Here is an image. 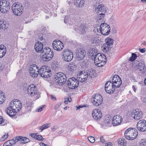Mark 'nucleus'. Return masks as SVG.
Listing matches in <instances>:
<instances>
[{
	"instance_id": "obj_1",
	"label": "nucleus",
	"mask_w": 146,
	"mask_h": 146,
	"mask_svg": "<svg viewBox=\"0 0 146 146\" xmlns=\"http://www.w3.org/2000/svg\"><path fill=\"white\" fill-rule=\"evenodd\" d=\"M22 107V104L21 102L18 100H14L11 102L9 106L6 110L7 113L10 117L14 116L16 113L20 111Z\"/></svg>"
},
{
	"instance_id": "obj_2",
	"label": "nucleus",
	"mask_w": 146,
	"mask_h": 146,
	"mask_svg": "<svg viewBox=\"0 0 146 146\" xmlns=\"http://www.w3.org/2000/svg\"><path fill=\"white\" fill-rule=\"evenodd\" d=\"M54 53L53 51L49 47L44 48L41 53V56L44 61H48L53 57Z\"/></svg>"
},
{
	"instance_id": "obj_3",
	"label": "nucleus",
	"mask_w": 146,
	"mask_h": 146,
	"mask_svg": "<svg viewBox=\"0 0 146 146\" xmlns=\"http://www.w3.org/2000/svg\"><path fill=\"white\" fill-rule=\"evenodd\" d=\"M94 61L95 65L99 67H102L105 64L106 57L104 54L101 53H97L94 56Z\"/></svg>"
},
{
	"instance_id": "obj_4",
	"label": "nucleus",
	"mask_w": 146,
	"mask_h": 146,
	"mask_svg": "<svg viewBox=\"0 0 146 146\" xmlns=\"http://www.w3.org/2000/svg\"><path fill=\"white\" fill-rule=\"evenodd\" d=\"M54 79L56 84L60 86L64 84L66 81V75L62 72H59L55 74Z\"/></svg>"
},
{
	"instance_id": "obj_5",
	"label": "nucleus",
	"mask_w": 146,
	"mask_h": 146,
	"mask_svg": "<svg viewBox=\"0 0 146 146\" xmlns=\"http://www.w3.org/2000/svg\"><path fill=\"white\" fill-rule=\"evenodd\" d=\"M62 59L65 62L70 61L73 58L72 52L68 49H65L63 51L62 54Z\"/></svg>"
},
{
	"instance_id": "obj_6",
	"label": "nucleus",
	"mask_w": 146,
	"mask_h": 146,
	"mask_svg": "<svg viewBox=\"0 0 146 146\" xmlns=\"http://www.w3.org/2000/svg\"><path fill=\"white\" fill-rule=\"evenodd\" d=\"M12 10L14 15L20 16L22 13L23 7L20 4L15 3L12 5Z\"/></svg>"
},
{
	"instance_id": "obj_7",
	"label": "nucleus",
	"mask_w": 146,
	"mask_h": 146,
	"mask_svg": "<svg viewBox=\"0 0 146 146\" xmlns=\"http://www.w3.org/2000/svg\"><path fill=\"white\" fill-rule=\"evenodd\" d=\"M51 70L49 67L47 66H43L40 69L39 71L40 75L42 77L48 78L50 76Z\"/></svg>"
},
{
	"instance_id": "obj_8",
	"label": "nucleus",
	"mask_w": 146,
	"mask_h": 146,
	"mask_svg": "<svg viewBox=\"0 0 146 146\" xmlns=\"http://www.w3.org/2000/svg\"><path fill=\"white\" fill-rule=\"evenodd\" d=\"M40 69L37 65L35 64L31 65L29 68V72L30 76L33 78L37 77L39 74Z\"/></svg>"
},
{
	"instance_id": "obj_9",
	"label": "nucleus",
	"mask_w": 146,
	"mask_h": 146,
	"mask_svg": "<svg viewBox=\"0 0 146 146\" xmlns=\"http://www.w3.org/2000/svg\"><path fill=\"white\" fill-rule=\"evenodd\" d=\"M99 29L102 34L104 35H108L110 32V26L105 23L101 24Z\"/></svg>"
},
{
	"instance_id": "obj_10",
	"label": "nucleus",
	"mask_w": 146,
	"mask_h": 146,
	"mask_svg": "<svg viewBox=\"0 0 146 146\" xmlns=\"http://www.w3.org/2000/svg\"><path fill=\"white\" fill-rule=\"evenodd\" d=\"M95 11L98 16L100 17H103L106 10L104 5L101 4L98 5L96 8Z\"/></svg>"
},
{
	"instance_id": "obj_11",
	"label": "nucleus",
	"mask_w": 146,
	"mask_h": 146,
	"mask_svg": "<svg viewBox=\"0 0 146 146\" xmlns=\"http://www.w3.org/2000/svg\"><path fill=\"white\" fill-rule=\"evenodd\" d=\"M86 74H83L82 72H81L80 74V76H84V78H83V81H86L88 80H89L90 79L92 78L93 76H94L95 72L93 70L91 69H89L88 70H86L85 72Z\"/></svg>"
},
{
	"instance_id": "obj_12",
	"label": "nucleus",
	"mask_w": 146,
	"mask_h": 146,
	"mask_svg": "<svg viewBox=\"0 0 146 146\" xmlns=\"http://www.w3.org/2000/svg\"><path fill=\"white\" fill-rule=\"evenodd\" d=\"M66 82V84L70 88L74 89L78 86L79 82L76 79L74 78L69 79Z\"/></svg>"
},
{
	"instance_id": "obj_13",
	"label": "nucleus",
	"mask_w": 146,
	"mask_h": 146,
	"mask_svg": "<svg viewBox=\"0 0 146 146\" xmlns=\"http://www.w3.org/2000/svg\"><path fill=\"white\" fill-rule=\"evenodd\" d=\"M52 46L54 49L58 51L61 50L64 47L63 43L58 40H54Z\"/></svg>"
},
{
	"instance_id": "obj_14",
	"label": "nucleus",
	"mask_w": 146,
	"mask_h": 146,
	"mask_svg": "<svg viewBox=\"0 0 146 146\" xmlns=\"http://www.w3.org/2000/svg\"><path fill=\"white\" fill-rule=\"evenodd\" d=\"M92 97V102L94 105L98 106L101 104L103 101L102 98L100 95L95 94Z\"/></svg>"
},
{
	"instance_id": "obj_15",
	"label": "nucleus",
	"mask_w": 146,
	"mask_h": 146,
	"mask_svg": "<svg viewBox=\"0 0 146 146\" xmlns=\"http://www.w3.org/2000/svg\"><path fill=\"white\" fill-rule=\"evenodd\" d=\"M115 87L111 81H107L105 85V90L107 93L109 94L113 93L114 92Z\"/></svg>"
},
{
	"instance_id": "obj_16",
	"label": "nucleus",
	"mask_w": 146,
	"mask_h": 146,
	"mask_svg": "<svg viewBox=\"0 0 146 146\" xmlns=\"http://www.w3.org/2000/svg\"><path fill=\"white\" fill-rule=\"evenodd\" d=\"M111 82L114 85V87L119 88L120 87L122 84V81L118 75H115L112 78Z\"/></svg>"
},
{
	"instance_id": "obj_17",
	"label": "nucleus",
	"mask_w": 146,
	"mask_h": 146,
	"mask_svg": "<svg viewBox=\"0 0 146 146\" xmlns=\"http://www.w3.org/2000/svg\"><path fill=\"white\" fill-rule=\"evenodd\" d=\"M137 127L138 130L141 131H146V121L142 119L138 122L137 124Z\"/></svg>"
},
{
	"instance_id": "obj_18",
	"label": "nucleus",
	"mask_w": 146,
	"mask_h": 146,
	"mask_svg": "<svg viewBox=\"0 0 146 146\" xmlns=\"http://www.w3.org/2000/svg\"><path fill=\"white\" fill-rule=\"evenodd\" d=\"M131 115L136 120L140 119L143 116L142 112L138 109H136L135 110L132 111Z\"/></svg>"
},
{
	"instance_id": "obj_19",
	"label": "nucleus",
	"mask_w": 146,
	"mask_h": 146,
	"mask_svg": "<svg viewBox=\"0 0 146 146\" xmlns=\"http://www.w3.org/2000/svg\"><path fill=\"white\" fill-rule=\"evenodd\" d=\"M132 64L133 66L136 67L140 71L144 70L145 67L144 62L141 61L139 62L137 60H136L133 62Z\"/></svg>"
},
{
	"instance_id": "obj_20",
	"label": "nucleus",
	"mask_w": 146,
	"mask_h": 146,
	"mask_svg": "<svg viewBox=\"0 0 146 146\" xmlns=\"http://www.w3.org/2000/svg\"><path fill=\"white\" fill-rule=\"evenodd\" d=\"M27 92L29 95L31 96L35 95L37 93L36 87L33 84L30 85L28 87Z\"/></svg>"
},
{
	"instance_id": "obj_21",
	"label": "nucleus",
	"mask_w": 146,
	"mask_h": 146,
	"mask_svg": "<svg viewBox=\"0 0 146 146\" xmlns=\"http://www.w3.org/2000/svg\"><path fill=\"white\" fill-rule=\"evenodd\" d=\"M112 119V123L114 126L119 125L122 120L121 116L118 115L114 116Z\"/></svg>"
},
{
	"instance_id": "obj_22",
	"label": "nucleus",
	"mask_w": 146,
	"mask_h": 146,
	"mask_svg": "<svg viewBox=\"0 0 146 146\" xmlns=\"http://www.w3.org/2000/svg\"><path fill=\"white\" fill-rule=\"evenodd\" d=\"M93 118L96 120L99 119L102 116V114L100 111L98 109L94 110L92 113Z\"/></svg>"
},
{
	"instance_id": "obj_23",
	"label": "nucleus",
	"mask_w": 146,
	"mask_h": 146,
	"mask_svg": "<svg viewBox=\"0 0 146 146\" xmlns=\"http://www.w3.org/2000/svg\"><path fill=\"white\" fill-rule=\"evenodd\" d=\"M85 55V52L82 49H78L76 53L77 58L78 60H81L84 58Z\"/></svg>"
},
{
	"instance_id": "obj_24",
	"label": "nucleus",
	"mask_w": 146,
	"mask_h": 146,
	"mask_svg": "<svg viewBox=\"0 0 146 146\" xmlns=\"http://www.w3.org/2000/svg\"><path fill=\"white\" fill-rule=\"evenodd\" d=\"M43 44L41 42H38L35 44V48L36 51L37 52H41L43 49Z\"/></svg>"
},
{
	"instance_id": "obj_25",
	"label": "nucleus",
	"mask_w": 146,
	"mask_h": 146,
	"mask_svg": "<svg viewBox=\"0 0 146 146\" xmlns=\"http://www.w3.org/2000/svg\"><path fill=\"white\" fill-rule=\"evenodd\" d=\"M75 29L76 31H79V32H80L81 33L84 34L85 33L86 27L85 25L81 24L79 27L76 26Z\"/></svg>"
},
{
	"instance_id": "obj_26",
	"label": "nucleus",
	"mask_w": 146,
	"mask_h": 146,
	"mask_svg": "<svg viewBox=\"0 0 146 146\" xmlns=\"http://www.w3.org/2000/svg\"><path fill=\"white\" fill-rule=\"evenodd\" d=\"M131 139L133 140L135 139L137 137L138 135V133L137 130L135 128H132L131 131H130V134Z\"/></svg>"
},
{
	"instance_id": "obj_27",
	"label": "nucleus",
	"mask_w": 146,
	"mask_h": 146,
	"mask_svg": "<svg viewBox=\"0 0 146 146\" xmlns=\"http://www.w3.org/2000/svg\"><path fill=\"white\" fill-rule=\"evenodd\" d=\"M90 41L92 43L98 44L100 42V40L99 37L95 36H91Z\"/></svg>"
},
{
	"instance_id": "obj_28",
	"label": "nucleus",
	"mask_w": 146,
	"mask_h": 146,
	"mask_svg": "<svg viewBox=\"0 0 146 146\" xmlns=\"http://www.w3.org/2000/svg\"><path fill=\"white\" fill-rule=\"evenodd\" d=\"M111 47L107 45V44L104 43L103 44V46H102V49L104 52L108 53L109 50H110Z\"/></svg>"
},
{
	"instance_id": "obj_29",
	"label": "nucleus",
	"mask_w": 146,
	"mask_h": 146,
	"mask_svg": "<svg viewBox=\"0 0 146 146\" xmlns=\"http://www.w3.org/2000/svg\"><path fill=\"white\" fill-rule=\"evenodd\" d=\"M0 11L3 13H6L9 11L10 9V6L1 7Z\"/></svg>"
},
{
	"instance_id": "obj_30",
	"label": "nucleus",
	"mask_w": 146,
	"mask_h": 146,
	"mask_svg": "<svg viewBox=\"0 0 146 146\" xmlns=\"http://www.w3.org/2000/svg\"><path fill=\"white\" fill-rule=\"evenodd\" d=\"M10 6V3L8 2L7 0H0V8L1 7Z\"/></svg>"
},
{
	"instance_id": "obj_31",
	"label": "nucleus",
	"mask_w": 146,
	"mask_h": 146,
	"mask_svg": "<svg viewBox=\"0 0 146 146\" xmlns=\"http://www.w3.org/2000/svg\"><path fill=\"white\" fill-rule=\"evenodd\" d=\"M117 143L119 145L122 146H126L127 144L126 142L123 138L118 139L117 140Z\"/></svg>"
},
{
	"instance_id": "obj_32",
	"label": "nucleus",
	"mask_w": 146,
	"mask_h": 146,
	"mask_svg": "<svg viewBox=\"0 0 146 146\" xmlns=\"http://www.w3.org/2000/svg\"><path fill=\"white\" fill-rule=\"evenodd\" d=\"M84 0H80V1H79V0H75V4L76 5H77L78 7H81L84 5Z\"/></svg>"
},
{
	"instance_id": "obj_33",
	"label": "nucleus",
	"mask_w": 146,
	"mask_h": 146,
	"mask_svg": "<svg viewBox=\"0 0 146 146\" xmlns=\"http://www.w3.org/2000/svg\"><path fill=\"white\" fill-rule=\"evenodd\" d=\"M112 119V118L111 117H108L106 118L104 122L106 123L105 125L106 126H110Z\"/></svg>"
},
{
	"instance_id": "obj_34",
	"label": "nucleus",
	"mask_w": 146,
	"mask_h": 146,
	"mask_svg": "<svg viewBox=\"0 0 146 146\" xmlns=\"http://www.w3.org/2000/svg\"><path fill=\"white\" fill-rule=\"evenodd\" d=\"M105 42V44H107V45L111 47L113 44V40L111 38H108L106 39Z\"/></svg>"
},
{
	"instance_id": "obj_35",
	"label": "nucleus",
	"mask_w": 146,
	"mask_h": 146,
	"mask_svg": "<svg viewBox=\"0 0 146 146\" xmlns=\"http://www.w3.org/2000/svg\"><path fill=\"white\" fill-rule=\"evenodd\" d=\"M5 99L4 97V93L1 91H0V104L4 102Z\"/></svg>"
},
{
	"instance_id": "obj_36",
	"label": "nucleus",
	"mask_w": 146,
	"mask_h": 146,
	"mask_svg": "<svg viewBox=\"0 0 146 146\" xmlns=\"http://www.w3.org/2000/svg\"><path fill=\"white\" fill-rule=\"evenodd\" d=\"M6 24L5 21H1L0 22V29H6L7 27L6 26Z\"/></svg>"
},
{
	"instance_id": "obj_37",
	"label": "nucleus",
	"mask_w": 146,
	"mask_h": 146,
	"mask_svg": "<svg viewBox=\"0 0 146 146\" xmlns=\"http://www.w3.org/2000/svg\"><path fill=\"white\" fill-rule=\"evenodd\" d=\"M81 72H82V74H86V72L84 71H79V72L78 73V74L77 75L78 78L80 79L79 80L80 81L82 82H85L86 81H83V78H84V76H80V74Z\"/></svg>"
},
{
	"instance_id": "obj_38",
	"label": "nucleus",
	"mask_w": 146,
	"mask_h": 146,
	"mask_svg": "<svg viewBox=\"0 0 146 146\" xmlns=\"http://www.w3.org/2000/svg\"><path fill=\"white\" fill-rule=\"evenodd\" d=\"M76 66L75 64L72 63L69 66V69L70 71H73L76 70Z\"/></svg>"
},
{
	"instance_id": "obj_39",
	"label": "nucleus",
	"mask_w": 146,
	"mask_h": 146,
	"mask_svg": "<svg viewBox=\"0 0 146 146\" xmlns=\"http://www.w3.org/2000/svg\"><path fill=\"white\" fill-rule=\"evenodd\" d=\"M95 49L93 48L90 49L89 51V55H91L92 57V58L94 57V55L97 54L95 53Z\"/></svg>"
},
{
	"instance_id": "obj_40",
	"label": "nucleus",
	"mask_w": 146,
	"mask_h": 146,
	"mask_svg": "<svg viewBox=\"0 0 146 146\" xmlns=\"http://www.w3.org/2000/svg\"><path fill=\"white\" fill-rule=\"evenodd\" d=\"M137 57V56L135 54L132 53L131 56L129 58V60L131 61H134Z\"/></svg>"
},
{
	"instance_id": "obj_41",
	"label": "nucleus",
	"mask_w": 146,
	"mask_h": 146,
	"mask_svg": "<svg viewBox=\"0 0 146 146\" xmlns=\"http://www.w3.org/2000/svg\"><path fill=\"white\" fill-rule=\"evenodd\" d=\"M31 102H28L26 103L25 109L27 111H29L31 110Z\"/></svg>"
},
{
	"instance_id": "obj_42",
	"label": "nucleus",
	"mask_w": 146,
	"mask_h": 146,
	"mask_svg": "<svg viewBox=\"0 0 146 146\" xmlns=\"http://www.w3.org/2000/svg\"><path fill=\"white\" fill-rule=\"evenodd\" d=\"M50 125V124L49 123H46L42 125L39 128V129L41 130V131H42L44 129L48 127Z\"/></svg>"
},
{
	"instance_id": "obj_43",
	"label": "nucleus",
	"mask_w": 146,
	"mask_h": 146,
	"mask_svg": "<svg viewBox=\"0 0 146 146\" xmlns=\"http://www.w3.org/2000/svg\"><path fill=\"white\" fill-rule=\"evenodd\" d=\"M29 139L28 138L22 137L21 143H25L29 142Z\"/></svg>"
},
{
	"instance_id": "obj_44",
	"label": "nucleus",
	"mask_w": 146,
	"mask_h": 146,
	"mask_svg": "<svg viewBox=\"0 0 146 146\" xmlns=\"http://www.w3.org/2000/svg\"><path fill=\"white\" fill-rule=\"evenodd\" d=\"M6 52V50H5V49H3V50L1 49L0 50V58H2L4 56Z\"/></svg>"
},
{
	"instance_id": "obj_45",
	"label": "nucleus",
	"mask_w": 146,
	"mask_h": 146,
	"mask_svg": "<svg viewBox=\"0 0 146 146\" xmlns=\"http://www.w3.org/2000/svg\"><path fill=\"white\" fill-rule=\"evenodd\" d=\"M139 146H146V140L141 139L139 143Z\"/></svg>"
},
{
	"instance_id": "obj_46",
	"label": "nucleus",
	"mask_w": 146,
	"mask_h": 146,
	"mask_svg": "<svg viewBox=\"0 0 146 146\" xmlns=\"http://www.w3.org/2000/svg\"><path fill=\"white\" fill-rule=\"evenodd\" d=\"M8 137V133H5L1 138L0 140L3 141L5 140Z\"/></svg>"
},
{
	"instance_id": "obj_47",
	"label": "nucleus",
	"mask_w": 146,
	"mask_h": 146,
	"mask_svg": "<svg viewBox=\"0 0 146 146\" xmlns=\"http://www.w3.org/2000/svg\"><path fill=\"white\" fill-rule=\"evenodd\" d=\"M88 139L89 141L91 143H93L95 141V139L92 136H90L88 137Z\"/></svg>"
},
{
	"instance_id": "obj_48",
	"label": "nucleus",
	"mask_w": 146,
	"mask_h": 146,
	"mask_svg": "<svg viewBox=\"0 0 146 146\" xmlns=\"http://www.w3.org/2000/svg\"><path fill=\"white\" fill-rule=\"evenodd\" d=\"M44 139L43 138L41 135H38V134L36 135V139L42 141Z\"/></svg>"
},
{
	"instance_id": "obj_49",
	"label": "nucleus",
	"mask_w": 146,
	"mask_h": 146,
	"mask_svg": "<svg viewBox=\"0 0 146 146\" xmlns=\"http://www.w3.org/2000/svg\"><path fill=\"white\" fill-rule=\"evenodd\" d=\"M9 141L11 146L14 145L16 143V140L15 139H13L9 140Z\"/></svg>"
},
{
	"instance_id": "obj_50",
	"label": "nucleus",
	"mask_w": 146,
	"mask_h": 146,
	"mask_svg": "<svg viewBox=\"0 0 146 146\" xmlns=\"http://www.w3.org/2000/svg\"><path fill=\"white\" fill-rule=\"evenodd\" d=\"M132 128H129L127 129L125 132L124 134H127L128 132L129 134H130V131H131Z\"/></svg>"
},
{
	"instance_id": "obj_51",
	"label": "nucleus",
	"mask_w": 146,
	"mask_h": 146,
	"mask_svg": "<svg viewBox=\"0 0 146 146\" xmlns=\"http://www.w3.org/2000/svg\"><path fill=\"white\" fill-rule=\"evenodd\" d=\"M124 135L125 136V138L127 139L128 140H133L132 139H131V135H128L127 134H124Z\"/></svg>"
},
{
	"instance_id": "obj_52",
	"label": "nucleus",
	"mask_w": 146,
	"mask_h": 146,
	"mask_svg": "<svg viewBox=\"0 0 146 146\" xmlns=\"http://www.w3.org/2000/svg\"><path fill=\"white\" fill-rule=\"evenodd\" d=\"M3 146H11L10 143L9 141H8L6 142L3 145Z\"/></svg>"
},
{
	"instance_id": "obj_53",
	"label": "nucleus",
	"mask_w": 146,
	"mask_h": 146,
	"mask_svg": "<svg viewBox=\"0 0 146 146\" xmlns=\"http://www.w3.org/2000/svg\"><path fill=\"white\" fill-rule=\"evenodd\" d=\"M22 137H17L16 138L15 140H16V142L17 141H19L20 143H21V140L22 139Z\"/></svg>"
},
{
	"instance_id": "obj_54",
	"label": "nucleus",
	"mask_w": 146,
	"mask_h": 146,
	"mask_svg": "<svg viewBox=\"0 0 146 146\" xmlns=\"http://www.w3.org/2000/svg\"><path fill=\"white\" fill-rule=\"evenodd\" d=\"M45 106V105H43L41 107H40L39 108L36 110V111L37 112H40L43 109V108H44Z\"/></svg>"
},
{
	"instance_id": "obj_55",
	"label": "nucleus",
	"mask_w": 146,
	"mask_h": 146,
	"mask_svg": "<svg viewBox=\"0 0 146 146\" xmlns=\"http://www.w3.org/2000/svg\"><path fill=\"white\" fill-rule=\"evenodd\" d=\"M38 134L37 133H31V137H32L33 138L35 139H36V135Z\"/></svg>"
},
{
	"instance_id": "obj_56",
	"label": "nucleus",
	"mask_w": 146,
	"mask_h": 146,
	"mask_svg": "<svg viewBox=\"0 0 146 146\" xmlns=\"http://www.w3.org/2000/svg\"><path fill=\"white\" fill-rule=\"evenodd\" d=\"M50 98L51 99H52L53 101L56 100V98L55 97V96L54 95H51Z\"/></svg>"
},
{
	"instance_id": "obj_57",
	"label": "nucleus",
	"mask_w": 146,
	"mask_h": 146,
	"mask_svg": "<svg viewBox=\"0 0 146 146\" xmlns=\"http://www.w3.org/2000/svg\"><path fill=\"white\" fill-rule=\"evenodd\" d=\"M5 49V50H6V48L5 46L3 45H0V50H3V49Z\"/></svg>"
},
{
	"instance_id": "obj_58",
	"label": "nucleus",
	"mask_w": 146,
	"mask_h": 146,
	"mask_svg": "<svg viewBox=\"0 0 146 146\" xmlns=\"http://www.w3.org/2000/svg\"><path fill=\"white\" fill-rule=\"evenodd\" d=\"M58 128V126H54L51 129L53 131H54Z\"/></svg>"
},
{
	"instance_id": "obj_59",
	"label": "nucleus",
	"mask_w": 146,
	"mask_h": 146,
	"mask_svg": "<svg viewBox=\"0 0 146 146\" xmlns=\"http://www.w3.org/2000/svg\"><path fill=\"white\" fill-rule=\"evenodd\" d=\"M4 121L3 117L0 116V124H1Z\"/></svg>"
},
{
	"instance_id": "obj_60",
	"label": "nucleus",
	"mask_w": 146,
	"mask_h": 146,
	"mask_svg": "<svg viewBox=\"0 0 146 146\" xmlns=\"http://www.w3.org/2000/svg\"><path fill=\"white\" fill-rule=\"evenodd\" d=\"M60 104H58L56 105L54 107V109L55 110H56L57 108H58L60 106Z\"/></svg>"
},
{
	"instance_id": "obj_61",
	"label": "nucleus",
	"mask_w": 146,
	"mask_h": 146,
	"mask_svg": "<svg viewBox=\"0 0 146 146\" xmlns=\"http://www.w3.org/2000/svg\"><path fill=\"white\" fill-rule=\"evenodd\" d=\"M139 51L142 53H144L145 52V48H140L139 49Z\"/></svg>"
},
{
	"instance_id": "obj_62",
	"label": "nucleus",
	"mask_w": 146,
	"mask_h": 146,
	"mask_svg": "<svg viewBox=\"0 0 146 146\" xmlns=\"http://www.w3.org/2000/svg\"><path fill=\"white\" fill-rule=\"evenodd\" d=\"M40 39L41 41V42L42 43L44 42L45 40L42 37H41L40 38Z\"/></svg>"
},
{
	"instance_id": "obj_63",
	"label": "nucleus",
	"mask_w": 146,
	"mask_h": 146,
	"mask_svg": "<svg viewBox=\"0 0 146 146\" xmlns=\"http://www.w3.org/2000/svg\"><path fill=\"white\" fill-rule=\"evenodd\" d=\"M106 146H112V144L111 142H108L106 144Z\"/></svg>"
},
{
	"instance_id": "obj_64",
	"label": "nucleus",
	"mask_w": 146,
	"mask_h": 146,
	"mask_svg": "<svg viewBox=\"0 0 146 146\" xmlns=\"http://www.w3.org/2000/svg\"><path fill=\"white\" fill-rule=\"evenodd\" d=\"M100 141L103 143H104L105 142V140L104 139L103 137H102L100 138Z\"/></svg>"
}]
</instances>
